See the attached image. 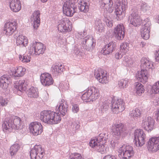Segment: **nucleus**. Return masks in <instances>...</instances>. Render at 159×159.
<instances>
[{
  "instance_id": "nucleus-1",
  "label": "nucleus",
  "mask_w": 159,
  "mask_h": 159,
  "mask_svg": "<svg viewBox=\"0 0 159 159\" xmlns=\"http://www.w3.org/2000/svg\"><path fill=\"white\" fill-rule=\"evenodd\" d=\"M78 0H66L62 7L64 14L66 16H72L77 11V6L79 5V10L81 12L86 13L89 11V3L84 1Z\"/></svg>"
},
{
  "instance_id": "nucleus-2",
  "label": "nucleus",
  "mask_w": 159,
  "mask_h": 159,
  "mask_svg": "<svg viewBox=\"0 0 159 159\" xmlns=\"http://www.w3.org/2000/svg\"><path fill=\"white\" fill-rule=\"evenodd\" d=\"M140 71H138L136 75L138 80L143 84L146 83L148 78V72L152 71L153 69V64L152 61L148 58L143 57L140 60Z\"/></svg>"
},
{
  "instance_id": "nucleus-3",
  "label": "nucleus",
  "mask_w": 159,
  "mask_h": 159,
  "mask_svg": "<svg viewBox=\"0 0 159 159\" xmlns=\"http://www.w3.org/2000/svg\"><path fill=\"white\" fill-rule=\"evenodd\" d=\"M96 43V40L95 39L90 35H87L82 40V45L79 43L74 46V52L76 55L82 56L84 54L82 49V46L87 51L91 52L94 48Z\"/></svg>"
},
{
  "instance_id": "nucleus-4",
  "label": "nucleus",
  "mask_w": 159,
  "mask_h": 159,
  "mask_svg": "<svg viewBox=\"0 0 159 159\" xmlns=\"http://www.w3.org/2000/svg\"><path fill=\"white\" fill-rule=\"evenodd\" d=\"M108 139L107 134L106 133H102L94 139H92L89 142V144L90 147L98 152L101 154H104L106 152L104 144Z\"/></svg>"
},
{
  "instance_id": "nucleus-5",
  "label": "nucleus",
  "mask_w": 159,
  "mask_h": 159,
  "mask_svg": "<svg viewBox=\"0 0 159 159\" xmlns=\"http://www.w3.org/2000/svg\"><path fill=\"white\" fill-rule=\"evenodd\" d=\"M123 0H111L108 8L110 9L109 12H112L114 10L117 20H120L125 16V5H121Z\"/></svg>"
},
{
  "instance_id": "nucleus-6",
  "label": "nucleus",
  "mask_w": 159,
  "mask_h": 159,
  "mask_svg": "<svg viewBox=\"0 0 159 159\" xmlns=\"http://www.w3.org/2000/svg\"><path fill=\"white\" fill-rule=\"evenodd\" d=\"M21 119L17 116H11L5 119L2 125V129L5 132H11L13 129H21Z\"/></svg>"
},
{
  "instance_id": "nucleus-7",
  "label": "nucleus",
  "mask_w": 159,
  "mask_h": 159,
  "mask_svg": "<svg viewBox=\"0 0 159 159\" xmlns=\"http://www.w3.org/2000/svg\"><path fill=\"white\" fill-rule=\"evenodd\" d=\"M40 119L42 121L50 125L58 124L61 120L58 113L48 110H45L41 112Z\"/></svg>"
},
{
  "instance_id": "nucleus-8",
  "label": "nucleus",
  "mask_w": 159,
  "mask_h": 159,
  "mask_svg": "<svg viewBox=\"0 0 159 159\" xmlns=\"http://www.w3.org/2000/svg\"><path fill=\"white\" fill-rule=\"evenodd\" d=\"M99 96V90L95 87H89L81 96L82 99L84 102L93 101Z\"/></svg>"
},
{
  "instance_id": "nucleus-9",
  "label": "nucleus",
  "mask_w": 159,
  "mask_h": 159,
  "mask_svg": "<svg viewBox=\"0 0 159 159\" xmlns=\"http://www.w3.org/2000/svg\"><path fill=\"white\" fill-rule=\"evenodd\" d=\"M119 156L120 159H129L134 155V150L132 146L124 144L119 148Z\"/></svg>"
},
{
  "instance_id": "nucleus-10",
  "label": "nucleus",
  "mask_w": 159,
  "mask_h": 159,
  "mask_svg": "<svg viewBox=\"0 0 159 159\" xmlns=\"http://www.w3.org/2000/svg\"><path fill=\"white\" fill-rule=\"evenodd\" d=\"M111 99V108L113 113L121 112L125 109V103L123 99L114 97H112Z\"/></svg>"
},
{
  "instance_id": "nucleus-11",
  "label": "nucleus",
  "mask_w": 159,
  "mask_h": 159,
  "mask_svg": "<svg viewBox=\"0 0 159 159\" xmlns=\"http://www.w3.org/2000/svg\"><path fill=\"white\" fill-rule=\"evenodd\" d=\"M46 47L41 43L34 41L28 47L29 54L32 55L35 54L36 55L43 54Z\"/></svg>"
},
{
  "instance_id": "nucleus-12",
  "label": "nucleus",
  "mask_w": 159,
  "mask_h": 159,
  "mask_svg": "<svg viewBox=\"0 0 159 159\" xmlns=\"http://www.w3.org/2000/svg\"><path fill=\"white\" fill-rule=\"evenodd\" d=\"M134 142L137 147H141L145 143V134L143 130L139 129L135 130L134 134Z\"/></svg>"
},
{
  "instance_id": "nucleus-13",
  "label": "nucleus",
  "mask_w": 159,
  "mask_h": 159,
  "mask_svg": "<svg viewBox=\"0 0 159 159\" xmlns=\"http://www.w3.org/2000/svg\"><path fill=\"white\" fill-rule=\"evenodd\" d=\"M31 159H42L45 152L41 145H35L30 152Z\"/></svg>"
},
{
  "instance_id": "nucleus-14",
  "label": "nucleus",
  "mask_w": 159,
  "mask_h": 159,
  "mask_svg": "<svg viewBox=\"0 0 159 159\" xmlns=\"http://www.w3.org/2000/svg\"><path fill=\"white\" fill-rule=\"evenodd\" d=\"M71 22L67 18L61 20L57 26L58 31L61 33H66L71 30Z\"/></svg>"
},
{
  "instance_id": "nucleus-15",
  "label": "nucleus",
  "mask_w": 159,
  "mask_h": 159,
  "mask_svg": "<svg viewBox=\"0 0 159 159\" xmlns=\"http://www.w3.org/2000/svg\"><path fill=\"white\" fill-rule=\"evenodd\" d=\"M130 25L135 27H139L142 24V20L140 18L138 12L134 10L129 17Z\"/></svg>"
},
{
  "instance_id": "nucleus-16",
  "label": "nucleus",
  "mask_w": 159,
  "mask_h": 159,
  "mask_svg": "<svg viewBox=\"0 0 159 159\" xmlns=\"http://www.w3.org/2000/svg\"><path fill=\"white\" fill-rule=\"evenodd\" d=\"M147 148L149 151L155 152L159 150V137H155L149 139L147 143Z\"/></svg>"
},
{
  "instance_id": "nucleus-17",
  "label": "nucleus",
  "mask_w": 159,
  "mask_h": 159,
  "mask_svg": "<svg viewBox=\"0 0 159 159\" xmlns=\"http://www.w3.org/2000/svg\"><path fill=\"white\" fill-rule=\"evenodd\" d=\"M125 27L123 24H119L114 28L113 34L116 39L122 40L125 37Z\"/></svg>"
},
{
  "instance_id": "nucleus-18",
  "label": "nucleus",
  "mask_w": 159,
  "mask_h": 159,
  "mask_svg": "<svg viewBox=\"0 0 159 159\" xmlns=\"http://www.w3.org/2000/svg\"><path fill=\"white\" fill-rule=\"evenodd\" d=\"M29 128L31 133L34 136L41 134L43 131L42 125L40 122L38 121L31 123Z\"/></svg>"
},
{
  "instance_id": "nucleus-19",
  "label": "nucleus",
  "mask_w": 159,
  "mask_h": 159,
  "mask_svg": "<svg viewBox=\"0 0 159 159\" xmlns=\"http://www.w3.org/2000/svg\"><path fill=\"white\" fill-rule=\"evenodd\" d=\"M17 27V24L15 20L9 21L5 24L4 33L7 35H11L16 30Z\"/></svg>"
},
{
  "instance_id": "nucleus-20",
  "label": "nucleus",
  "mask_w": 159,
  "mask_h": 159,
  "mask_svg": "<svg viewBox=\"0 0 159 159\" xmlns=\"http://www.w3.org/2000/svg\"><path fill=\"white\" fill-rule=\"evenodd\" d=\"M68 106L67 102L64 99H62L58 104L56 108L57 113H58L60 116H63L67 113Z\"/></svg>"
},
{
  "instance_id": "nucleus-21",
  "label": "nucleus",
  "mask_w": 159,
  "mask_h": 159,
  "mask_svg": "<svg viewBox=\"0 0 159 159\" xmlns=\"http://www.w3.org/2000/svg\"><path fill=\"white\" fill-rule=\"evenodd\" d=\"M125 130L124 125L121 123L116 124L112 126V134L117 139V140L119 139L121 134Z\"/></svg>"
},
{
  "instance_id": "nucleus-22",
  "label": "nucleus",
  "mask_w": 159,
  "mask_h": 159,
  "mask_svg": "<svg viewBox=\"0 0 159 159\" xmlns=\"http://www.w3.org/2000/svg\"><path fill=\"white\" fill-rule=\"evenodd\" d=\"M143 22L144 23L145 22V23L144 24L143 27L141 30V34L143 39L147 40L150 37L151 22L148 18L145 19Z\"/></svg>"
},
{
  "instance_id": "nucleus-23",
  "label": "nucleus",
  "mask_w": 159,
  "mask_h": 159,
  "mask_svg": "<svg viewBox=\"0 0 159 159\" xmlns=\"http://www.w3.org/2000/svg\"><path fill=\"white\" fill-rule=\"evenodd\" d=\"M154 122L155 120L152 117L148 116L143 120V127L145 130L151 132L154 128Z\"/></svg>"
},
{
  "instance_id": "nucleus-24",
  "label": "nucleus",
  "mask_w": 159,
  "mask_h": 159,
  "mask_svg": "<svg viewBox=\"0 0 159 159\" xmlns=\"http://www.w3.org/2000/svg\"><path fill=\"white\" fill-rule=\"evenodd\" d=\"M40 81L44 86H48L52 85L54 82L53 80L51 74L47 73L41 74L40 76Z\"/></svg>"
},
{
  "instance_id": "nucleus-25",
  "label": "nucleus",
  "mask_w": 159,
  "mask_h": 159,
  "mask_svg": "<svg viewBox=\"0 0 159 159\" xmlns=\"http://www.w3.org/2000/svg\"><path fill=\"white\" fill-rule=\"evenodd\" d=\"M129 43L127 42L122 43L120 46V50L115 54L116 59H119L122 57L127 52L129 48Z\"/></svg>"
},
{
  "instance_id": "nucleus-26",
  "label": "nucleus",
  "mask_w": 159,
  "mask_h": 159,
  "mask_svg": "<svg viewBox=\"0 0 159 159\" xmlns=\"http://www.w3.org/2000/svg\"><path fill=\"white\" fill-rule=\"evenodd\" d=\"M11 83V79L8 75H4L0 78V87L3 89H6Z\"/></svg>"
},
{
  "instance_id": "nucleus-27",
  "label": "nucleus",
  "mask_w": 159,
  "mask_h": 159,
  "mask_svg": "<svg viewBox=\"0 0 159 159\" xmlns=\"http://www.w3.org/2000/svg\"><path fill=\"white\" fill-rule=\"evenodd\" d=\"M40 11L38 10L35 11L31 16V20L33 21V27L34 29H37L40 23Z\"/></svg>"
},
{
  "instance_id": "nucleus-28",
  "label": "nucleus",
  "mask_w": 159,
  "mask_h": 159,
  "mask_svg": "<svg viewBox=\"0 0 159 159\" xmlns=\"http://www.w3.org/2000/svg\"><path fill=\"white\" fill-rule=\"evenodd\" d=\"M9 3L11 10L14 12H17L21 9V4L20 0H9Z\"/></svg>"
},
{
  "instance_id": "nucleus-29",
  "label": "nucleus",
  "mask_w": 159,
  "mask_h": 159,
  "mask_svg": "<svg viewBox=\"0 0 159 159\" xmlns=\"http://www.w3.org/2000/svg\"><path fill=\"white\" fill-rule=\"evenodd\" d=\"M14 86L17 91L20 92H23L26 90L27 84L25 80H22L18 82V83H16Z\"/></svg>"
},
{
  "instance_id": "nucleus-30",
  "label": "nucleus",
  "mask_w": 159,
  "mask_h": 159,
  "mask_svg": "<svg viewBox=\"0 0 159 159\" xmlns=\"http://www.w3.org/2000/svg\"><path fill=\"white\" fill-rule=\"evenodd\" d=\"M64 66L61 64L54 65L52 67V71L53 75L55 76L59 75L64 70Z\"/></svg>"
},
{
  "instance_id": "nucleus-31",
  "label": "nucleus",
  "mask_w": 159,
  "mask_h": 159,
  "mask_svg": "<svg viewBox=\"0 0 159 159\" xmlns=\"http://www.w3.org/2000/svg\"><path fill=\"white\" fill-rule=\"evenodd\" d=\"M104 73V72H100L98 71L94 72V75L96 79L100 83L103 84L107 82V77L106 75L107 74L105 75Z\"/></svg>"
},
{
  "instance_id": "nucleus-32",
  "label": "nucleus",
  "mask_w": 159,
  "mask_h": 159,
  "mask_svg": "<svg viewBox=\"0 0 159 159\" xmlns=\"http://www.w3.org/2000/svg\"><path fill=\"white\" fill-rule=\"evenodd\" d=\"M25 70L26 69L25 68L21 66H19L14 71L12 72L11 77L14 78L15 79L22 77L25 74Z\"/></svg>"
},
{
  "instance_id": "nucleus-33",
  "label": "nucleus",
  "mask_w": 159,
  "mask_h": 159,
  "mask_svg": "<svg viewBox=\"0 0 159 159\" xmlns=\"http://www.w3.org/2000/svg\"><path fill=\"white\" fill-rule=\"evenodd\" d=\"M104 24L102 21L99 18H97L95 20L94 28L97 33H102L104 31Z\"/></svg>"
},
{
  "instance_id": "nucleus-34",
  "label": "nucleus",
  "mask_w": 159,
  "mask_h": 159,
  "mask_svg": "<svg viewBox=\"0 0 159 159\" xmlns=\"http://www.w3.org/2000/svg\"><path fill=\"white\" fill-rule=\"evenodd\" d=\"M80 127V123L78 121L73 120L71 122L68 130L70 132L74 134L76 131L79 130Z\"/></svg>"
},
{
  "instance_id": "nucleus-35",
  "label": "nucleus",
  "mask_w": 159,
  "mask_h": 159,
  "mask_svg": "<svg viewBox=\"0 0 159 159\" xmlns=\"http://www.w3.org/2000/svg\"><path fill=\"white\" fill-rule=\"evenodd\" d=\"M26 38L21 35H19L17 38L16 44L17 46L20 47H25L28 44V40Z\"/></svg>"
},
{
  "instance_id": "nucleus-36",
  "label": "nucleus",
  "mask_w": 159,
  "mask_h": 159,
  "mask_svg": "<svg viewBox=\"0 0 159 159\" xmlns=\"http://www.w3.org/2000/svg\"><path fill=\"white\" fill-rule=\"evenodd\" d=\"M27 92V94L29 97L37 98L39 97L38 89L36 88L31 87Z\"/></svg>"
},
{
  "instance_id": "nucleus-37",
  "label": "nucleus",
  "mask_w": 159,
  "mask_h": 159,
  "mask_svg": "<svg viewBox=\"0 0 159 159\" xmlns=\"http://www.w3.org/2000/svg\"><path fill=\"white\" fill-rule=\"evenodd\" d=\"M135 94L139 96H141L145 91L144 87L142 84L139 82L135 83Z\"/></svg>"
},
{
  "instance_id": "nucleus-38",
  "label": "nucleus",
  "mask_w": 159,
  "mask_h": 159,
  "mask_svg": "<svg viewBox=\"0 0 159 159\" xmlns=\"http://www.w3.org/2000/svg\"><path fill=\"white\" fill-rule=\"evenodd\" d=\"M109 106V103L107 100L102 102V104L100 105L99 109V112H101V114L106 113L108 109Z\"/></svg>"
},
{
  "instance_id": "nucleus-39",
  "label": "nucleus",
  "mask_w": 159,
  "mask_h": 159,
  "mask_svg": "<svg viewBox=\"0 0 159 159\" xmlns=\"http://www.w3.org/2000/svg\"><path fill=\"white\" fill-rule=\"evenodd\" d=\"M128 82L129 80L127 78L121 80L118 82L119 88L121 89L126 88L128 86Z\"/></svg>"
},
{
  "instance_id": "nucleus-40",
  "label": "nucleus",
  "mask_w": 159,
  "mask_h": 159,
  "mask_svg": "<svg viewBox=\"0 0 159 159\" xmlns=\"http://www.w3.org/2000/svg\"><path fill=\"white\" fill-rule=\"evenodd\" d=\"M103 21L105 22L107 27L109 28L113 26L112 19L106 14L104 15Z\"/></svg>"
},
{
  "instance_id": "nucleus-41",
  "label": "nucleus",
  "mask_w": 159,
  "mask_h": 159,
  "mask_svg": "<svg viewBox=\"0 0 159 159\" xmlns=\"http://www.w3.org/2000/svg\"><path fill=\"white\" fill-rule=\"evenodd\" d=\"M19 59L20 60H21V61L24 63H28L31 60V57L30 55L26 54H24L23 55H20Z\"/></svg>"
},
{
  "instance_id": "nucleus-42",
  "label": "nucleus",
  "mask_w": 159,
  "mask_h": 159,
  "mask_svg": "<svg viewBox=\"0 0 159 159\" xmlns=\"http://www.w3.org/2000/svg\"><path fill=\"white\" fill-rule=\"evenodd\" d=\"M19 148L18 144L16 143L13 144L10 148V153L11 156L15 154L18 151Z\"/></svg>"
},
{
  "instance_id": "nucleus-43",
  "label": "nucleus",
  "mask_w": 159,
  "mask_h": 159,
  "mask_svg": "<svg viewBox=\"0 0 159 159\" xmlns=\"http://www.w3.org/2000/svg\"><path fill=\"white\" fill-rule=\"evenodd\" d=\"M141 115V112L139 109L138 108H136L135 110L132 111L130 115L131 117L137 118L140 116Z\"/></svg>"
},
{
  "instance_id": "nucleus-44",
  "label": "nucleus",
  "mask_w": 159,
  "mask_h": 159,
  "mask_svg": "<svg viewBox=\"0 0 159 159\" xmlns=\"http://www.w3.org/2000/svg\"><path fill=\"white\" fill-rule=\"evenodd\" d=\"M107 47L111 53L116 49V42L112 41L107 44Z\"/></svg>"
},
{
  "instance_id": "nucleus-45",
  "label": "nucleus",
  "mask_w": 159,
  "mask_h": 159,
  "mask_svg": "<svg viewBox=\"0 0 159 159\" xmlns=\"http://www.w3.org/2000/svg\"><path fill=\"white\" fill-rule=\"evenodd\" d=\"M69 159H84L81 154L78 153H71L69 156Z\"/></svg>"
},
{
  "instance_id": "nucleus-46",
  "label": "nucleus",
  "mask_w": 159,
  "mask_h": 159,
  "mask_svg": "<svg viewBox=\"0 0 159 159\" xmlns=\"http://www.w3.org/2000/svg\"><path fill=\"white\" fill-rule=\"evenodd\" d=\"M140 7L141 10L143 12H146L147 11L149 10L150 9V7L144 2H142L140 5Z\"/></svg>"
},
{
  "instance_id": "nucleus-47",
  "label": "nucleus",
  "mask_w": 159,
  "mask_h": 159,
  "mask_svg": "<svg viewBox=\"0 0 159 159\" xmlns=\"http://www.w3.org/2000/svg\"><path fill=\"white\" fill-rule=\"evenodd\" d=\"M8 102L7 98H4L2 96H0V105L2 107L6 106Z\"/></svg>"
},
{
  "instance_id": "nucleus-48",
  "label": "nucleus",
  "mask_w": 159,
  "mask_h": 159,
  "mask_svg": "<svg viewBox=\"0 0 159 159\" xmlns=\"http://www.w3.org/2000/svg\"><path fill=\"white\" fill-rule=\"evenodd\" d=\"M152 89L155 94L159 93V81L156 83L155 85L152 86Z\"/></svg>"
},
{
  "instance_id": "nucleus-49",
  "label": "nucleus",
  "mask_w": 159,
  "mask_h": 159,
  "mask_svg": "<svg viewBox=\"0 0 159 159\" xmlns=\"http://www.w3.org/2000/svg\"><path fill=\"white\" fill-rule=\"evenodd\" d=\"M101 52L105 55H107L111 53L109 49V48H107V44L104 46L102 50H101Z\"/></svg>"
},
{
  "instance_id": "nucleus-50",
  "label": "nucleus",
  "mask_w": 159,
  "mask_h": 159,
  "mask_svg": "<svg viewBox=\"0 0 159 159\" xmlns=\"http://www.w3.org/2000/svg\"><path fill=\"white\" fill-rule=\"evenodd\" d=\"M79 110V108L78 105L76 104H73L72 105V111L73 113H77Z\"/></svg>"
},
{
  "instance_id": "nucleus-51",
  "label": "nucleus",
  "mask_w": 159,
  "mask_h": 159,
  "mask_svg": "<svg viewBox=\"0 0 159 159\" xmlns=\"http://www.w3.org/2000/svg\"><path fill=\"white\" fill-rule=\"evenodd\" d=\"M55 40H56V42H59L63 39V36L62 35L57 34V35L55 37Z\"/></svg>"
},
{
  "instance_id": "nucleus-52",
  "label": "nucleus",
  "mask_w": 159,
  "mask_h": 159,
  "mask_svg": "<svg viewBox=\"0 0 159 159\" xmlns=\"http://www.w3.org/2000/svg\"><path fill=\"white\" fill-rule=\"evenodd\" d=\"M103 159H117L115 156L112 155H108L104 156Z\"/></svg>"
},
{
  "instance_id": "nucleus-53",
  "label": "nucleus",
  "mask_w": 159,
  "mask_h": 159,
  "mask_svg": "<svg viewBox=\"0 0 159 159\" xmlns=\"http://www.w3.org/2000/svg\"><path fill=\"white\" fill-rule=\"evenodd\" d=\"M155 61L158 62H159V50L156 51L155 53Z\"/></svg>"
},
{
  "instance_id": "nucleus-54",
  "label": "nucleus",
  "mask_w": 159,
  "mask_h": 159,
  "mask_svg": "<svg viewBox=\"0 0 159 159\" xmlns=\"http://www.w3.org/2000/svg\"><path fill=\"white\" fill-rule=\"evenodd\" d=\"M111 144L112 147H114L118 145L117 143L115 142V141L113 140H112L111 141Z\"/></svg>"
},
{
  "instance_id": "nucleus-55",
  "label": "nucleus",
  "mask_w": 159,
  "mask_h": 159,
  "mask_svg": "<svg viewBox=\"0 0 159 159\" xmlns=\"http://www.w3.org/2000/svg\"><path fill=\"white\" fill-rule=\"evenodd\" d=\"M146 45V43L144 42H141L140 43V45L142 47H143Z\"/></svg>"
},
{
  "instance_id": "nucleus-56",
  "label": "nucleus",
  "mask_w": 159,
  "mask_h": 159,
  "mask_svg": "<svg viewBox=\"0 0 159 159\" xmlns=\"http://www.w3.org/2000/svg\"><path fill=\"white\" fill-rule=\"evenodd\" d=\"M80 33L81 34H83L84 35V36L87 35V32L86 30H84L83 32H80Z\"/></svg>"
},
{
  "instance_id": "nucleus-57",
  "label": "nucleus",
  "mask_w": 159,
  "mask_h": 159,
  "mask_svg": "<svg viewBox=\"0 0 159 159\" xmlns=\"http://www.w3.org/2000/svg\"><path fill=\"white\" fill-rule=\"evenodd\" d=\"M65 85H66V87H65L63 89H65V90H66V89H68L69 88V87L67 85V84H63V86H64Z\"/></svg>"
},
{
  "instance_id": "nucleus-58",
  "label": "nucleus",
  "mask_w": 159,
  "mask_h": 159,
  "mask_svg": "<svg viewBox=\"0 0 159 159\" xmlns=\"http://www.w3.org/2000/svg\"><path fill=\"white\" fill-rule=\"evenodd\" d=\"M157 120L159 121V111H158V113L157 116Z\"/></svg>"
},
{
  "instance_id": "nucleus-59",
  "label": "nucleus",
  "mask_w": 159,
  "mask_h": 159,
  "mask_svg": "<svg viewBox=\"0 0 159 159\" xmlns=\"http://www.w3.org/2000/svg\"><path fill=\"white\" fill-rule=\"evenodd\" d=\"M156 19L157 20V23H159V15L156 16Z\"/></svg>"
},
{
  "instance_id": "nucleus-60",
  "label": "nucleus",
  "mask_w": 159,
  "mask_h": 159,
  "mask_svg": "<svg viewBox=\"0 0 159 159\" xmlns=\"http://www.w3.org/2000/svg\"><path fill=\"white\" fill-rule=\"evenodd\" d=\"M78 34L80 35V37L81 38H82V37H84V35L83 34L80 33V32H79L78 33Z\"/></svg>"
},
{
  "instance_id": "nucleus-61",
  "label": "nucleus",
  "mask_w": 159,
  "mask_h": 159,
  "mask_svg": "<svg viewBox=\"0 0 159 159\" xmlns=\"http://www.w3.org/2000/svg\"><path fill=\"white\" fill-rule=\"evenodd\" d=\"M48 0H41V1L43 3L45 2L48 1Z\"/></svg>"
},
{
  "instance_id": "nucleus-62",
  "label": "nucleus",
  "mask_w": 159,
  "mask_h": 159,
  "mask_svg": "<svg viewBox=\"0 0 159 159\" xmlns=\"http://www.w3.org/2000/svg\"><path fill=\"white\" fill-rule=\"evenodd\" d=\"M157 104L159 105V97L157 99Z\"/></svg>"
},
{
  "instance_id": "nucleus-63",
  "label": "nucleus",
  "mask_w": 159,
  "mask_h": 159,
  "mask_svg": "<svg viewBox=\"0 0 159 159\" xmlns=\"http://www.w3.org/2000/svg\"><path fill=\"white\" fill-rule=\"evenodd\" d=\"M130 63V65H131V64H133V62H131V63Z\"/></svg>"
},
{
  "instance_id": "nucleus-64",
  "label": "nucleus",
  "mask_w": 159,
  "mask_h": 159,
  "mask_svg": "<svg viewBox=\"0 0 159 159\" xmlns=\"http://www.w3.org/2000/svg\"><path fill=\"white\" fill-rule=\"evenodd\" d=\"M126 61L127 62V63H128V64H129V62H127L128 61Z\"/></svg>"
}]
</instances>
